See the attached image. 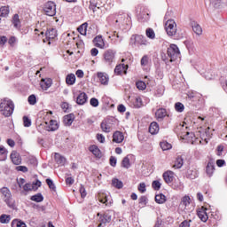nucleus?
Returning <instances> with one entry per match:
<instances>
[{
    "instance_id": "obj_1",
    "label": "nucleus",
    "mask_w": 227,
    "mask_h": 227,
    "mask_svg": "<svg viewBox=\"0 0 227 227\" xmlns=\"http://www.w3.org/2000/svg\"><path fill=\"white\" fill-rule=\"evenodd\" d=\"M14 109H15V105H13V101H12V99L4 98L0 103V111L2 114H4V116H5L6 118L13 114Z\"/></svg>"
},
{
    "instance_id": "obj_2",
    "label": "nucleus",
    "mask_w": 227,
    "mask_h": 227,
    "mask_svg": "<svg viewBox=\"0 0 227 227\" xmlns=\"http://www.w3.org/2000/svg\"><path fill=\"white\" fill-rule=\"evenodd\" d=\"M0 192L2 194V199L9 207V208H12L15 210V200H13V196L12 195V192L8 187H3L0 189Z\"/></svg>"
},
{
    "instance_id": "obj_3",
    "label": "nucleus",
    "mask_w": 227,
    "mask_h": 227,
    "mask_svg": "<svg viewBox=\"0 0 227 227\" xmlns=\"http://www.w3.org/2000/svg\"><path fill=\"white\" fill-rule=\"evenodd\" d=\"M165 30L168 36H175V35H176L178 29L176 28V22H175V20H168L166 21Z\"/></svg>"
},
{
    "instance_id": "obj_4",
    "label": "nucleus",
    "mask_w": 227,
    "mask_h": 227,
    "mask_svg": "<svg viewBox=\"0 0 227 227\" xmlns=\"http://www.w3.org/2000/svg\"><path fill=\"white\" fill-rule=\"evenodd\" d=\"M167 54L168 58H170V62L173 63V61H176V59L180 56V50L176 44H170L168 48Z\"/></svg>"
},
{
    "instance_id": "obj_5",
    "label": "nucleus",
    "mask_w": 227,
    "mask_h": 227,
    "mask_svg": "<svg viewBox=\"0 0 227 227\" xmlns=\"http://www.w3.org/2000/svg\"><path fill=\"white\" fill-rule=\"evenodd\" d=\"M98 217H99L98 220V223H99L98 227H105L106 224H108V223H111V219H112L111 213H107V212L104 214L98 213Z\"/></svg>"
},
{
    "instance_id": "obj_6",
    "label": "nucleus",
    "mask_w": 227,
    "mask_h": 227,
    "mask_svg": "<svg viewBox=\"0 0 227 227\" xmlns=\"http://www.w3.org/2000/svg\"><path fill=\"white\" fill-rule=\"evenodd\" d=\"M43 12L48 17H54L56 15V4L49 1L43 6Z\"/></svg>"
},
{
    "instance_id": "obj_7",
    "label": "nucleus",
    "mask_w": 227,
    "mask_h": 227,
    "mask_svg": "<svg viewBox=\"0 0 227 227\" xmlns=\"http://www.w3.org/2000/svg\"><path fill=\"white\" fill-rule=\"evenodd\" d=\"M115 56H116V51H114L113 50L106 51L104 53L105 63H106L107 65H111V63H113V61H114Z\"/></svg>"
},
{
    "instance_id": "obj_8",
    "label": "nucleus",
    "mask_w": 227,
    "mask_h": 227,
    "mask_svg": "<svg viewBox=\"0 0 227 227\" xmlns=\"http://www.w3.org/2000/svg\"><path fill=\"white\" fill-rule=\"evenodd\" d=\"M44 129L48 132H55V130H58V129H59V124H58V121L51 120L50 123L44 122Z\"/></svg>"
},
{
    "instance_id": "obj_9",
    "label": "nucleus",
    "mask_w": 227,
    "mask_h": 227,
    "mask_svg": "<svg viewBox=\"0 0 227 227\" xmlns=\"http://www.w3.org/2000/svg\"><path fill=\"white\" fill-rule=\"evenodd\" d=\"M207 207H201L197 210V215L202 223H207L208 221V215L207 214Z\"/></svg>"
},
{
    "instance_id": "obj_10",
    "label": "nucleus",
    "mask_w": 227,
    "mask_h": 227,
    "mask_svg": "<svg viewBox=\"0 0 227 227\" xmlns=\"http://www.w3.org/2000/svg\"><path fill=\"white\" fill-rule=\"evenodd\" d=\"M100 127L103 132L108 134V132L113 130V121L111 120H104L101 122Z\"/></svg>"
},
{
    "instance_id": "obj_11",
    "label": "nucleus",
    "mask_w": 227,
    "mask_h": 227,
    "mask_svg": "<svg viewBox=\"0 0 227 227\" xmlns=\"http://www.w3.org/2000/svg\"><path fill=\"white\" fill-rule=\"evenodd\" d=\"M127 70H129V65L119 64L115 67L114 74L117 75H121L122 74H127Z\"/></svg>"
},
{
    "instance_id": "obj_12",
    "label": "nucleus",
    "mask_w": 227,
    "mask_h": 227,
    "mask_svg": "<svg viewBox=\"0 0 227 227\" xmlns=\"http://www.w3.org/2000/svg\"><path fill=\"white\" fill-rule=\"evenodd\" d=\"M11 160L15 166H19V164L22 163V158H20V154L16 151L12 152Z\"/></svg>"
},
{
    "instance_id": "obj_13",
    "label": "nucleus",
    "mask_w": 227,
    "mask_h": 227,
    "mask_svg": "<svg viewBox=\"0 0 227 227\" xmlns=\"http://www.w3.org/2000/svg\"><path fill=\"white\" fill-rule=\"evenodd\" d=\"M46 40H48V45H51V40H54L56 36H58V33L56 29L54 28H50L46 31L45 33Z\"/></svg>"
},
{
    "instance_id": "obj_14",
    "label": "nucleus",
    "mask_w": 227,
    "mask_h": 227,
    "mask_svg": "<svg viewBox=\"0 0 227 227\" xmlns=\"http://www.w3.org/2000/svg\"><path fill=\"white\" fill-rule=\"evenodd\" d=\"M156 119L158 121H162L166 116H168V112L166 108H159L155 113Z\"/></svg>"
},
{
    "instance_id": "obj_15",
    "label": "nucleus",
    "mask_w": 227,
    "mask_h": 227,
    "mask_svg": "<svg viewBox=\"0 0 227 227\" xmlns=\"http://www.w3.org/2000/svg\"><path fill=\"white\" fill-rule=\"evenodd\" d=\"M89 151L97 157V159H102V151L99 150L98 146L96 145H90Z\"/></svg>"
},
{
    "instance_id": "obj_16",
    "label": "nucleus",
    "mask_w": 227,
    "mask_h": 227,
    "mask_svg": "<svg viewBox=\"0 0 227 227\" xmlns=\"http://www.w3.org/2000/svg\"><path fill=\"white\" fill-rule=\"evenodd\" d=\"M40 86L42 90H44L45 91H47V89L52 86V79L51 78L42 79L40 82Z\"/></svg>"
},
{
    "instance_id": "obj_17",
    "label": "nucleus",
    "mask_w": 227,
    "mask_h": 227,
    "mask_svg": "<svg viewBox=\"0 0 227 227\" xmlns=\"http://www.w3.org/2000/svg\"><path fill=\"white\" fill-rule=\"evenodd\" d=\"M86 102H88V95L84 92L80 93L76 98V104H78V106H84Z\"/></svg>"
},
{
    "instance_id": "obj_18",
    "label": "nucleus",
    "mask_w": 227,
    "mask_h": 227,
    "mask_svg": "<svg viewBox=\"0 0 227 227\" xmlns=\"http://www.w3.org/2000/svg\"><path fill=\"white\" fill-rule=\"evenodd\" d=\"M93 43L96 47H98V49H104L106 43H104V39L102 38V35H98L93 39Z\"/></svg>"
},
{
    "instance_id": "obj_19",
    "label": "nucleus",
    "mask_w": 227,
    "mask_h": 227,
    "mask_svg": "<svg viewBox=\"0 0 227 227\" xmlns=\"http://www.w3.org/2000/svg\"><path fill=\"white\" fill-rule=\"evenodd\" d=\"M174 178H175V174L171 170H168L163 174V179L166 182V184H171Z\"/></svg>"
},
{
    "instance_id": "obj_20",
    "label": "nucleus",
    "mask_w": 227,
    "mask_h": 227,
    "mask_svg": "<svg viewBox=\"0 0 227 227\" xmlns=\"http://www.w3.org/2000/svg\"><path fill=\"white\" fill-rule=\"evenodd\" d=\"M123 139H125V137H123V133H121V131H115L113 135V142L114 143H122Z\"/></svg>"
},
{
    "instance_id": "obj_21",
    "label": "nucleus",
    "mask_w": 227,
    "mask_h": 227,
    "mask_svg": "<svg viewBox=\"0 0 227 227\" xmlns=\"http://www.w3.org/2000/svg\"><path fill=\"white\" fill-rule=\"evenodd\" d=\"M98 201H100V203H104L106 207H111V201H109L106 193H99L98 196Z\"/></svg>"
},
{
    "instance_id": "obj_22",
    "label": "nucleus",
    "mask_w": 227,
    "mask_h": 227,
    "mask_svg": "<svg viewBox=\"0 0 227 227\" xmlns=\"http://www.w3.org/2000/svg\"><path fill=\"white\" fill-rule=\"evenodd\" d=\"M74 120H75V115H74V114H69L64 116V123L67 127H70V125L74 123Z\"/></svg>"
},
{
    "instance_id": "obj_23",
    "label": "nucleus",
    "mask_w": 227,
    "mask_h": 227,
    "mask_svg": "<svg viewBox=\"0 0 227 227\" xmlns=\"http://www.w3.org/2000/svg\"><path fill=\"white\" fill-rule=\"evenodd\" d=\"M159 123H157L156 121H153L150 124L149 126V132L150 134L155 135V134H159Z\"/></svg>"
},
{
    "instance_id": "obj_24",
    "label": "nucleus",
    "mask_w": 227,
    "mask_h": 227,
    "mask_svg": "<svg viewBox=\"0 0 227 227\" xmlns=\"http://www.w3.org/2000/svg\"><path fill=\"white\" fill-rule=\"evenodd\" d=\"M215 170V166L214 165V162H208L206 167V173L207 176H212L214 175V171Z\"/></svg>"
},
{
    "instance_id": "obj_25",
    "label": "nucleus",
    "mask_w": 227,
    "mask_h": 227,
    "mask_svg": "<svg viewBox=\"0 0 227 227\" xmlns=\"http://www.w3.org/2000/svg\"><path fill=\"white\" fill-rule=\"evenodd\" d=\"M192 27L195 35H202L203 29L201 28V26H200V24H198L197 22L193 21L192 23Z\"/></svg>"
},
{
    "instance_id": "obj_26",
    "label": "nucleus",
    "mask_w": 227,
    "mask_h": 227,
    "mask_svg": "<svg viewBox=\"0 0 227 227\" xmlns=\"http://www.w3.org/2000/svg\"><path fill=\"white\" fill-rule=\"evenodd\" d=\"M10 15V6H1L0 7V17L6 19Z\"/></svg>"
},
{
    "instance_id": "obj_27",
    "label": "nucleus",
    "mask_w": 227,
    "mask_h": 227,
    "mask_svg": "<svg viewBox=\"0 0 227 227\" xmlns=\"http://www.w3.org/2000/svg\"><path fill=\"white\" fill-rule=\"evenodd\" d=\"M12 23L15 29H20V20L19 19V14H14L12 20Z\"/></svg>"
},
{
    "instance_id": "obj_28",
    "label": "nucleus",
    "mask_w": 227,
    "mask_h": 227,
    "mask_svg": "<svg viewBox=\"0 0 227 227\" xmlns=\"http://www.w3.org/2000/svg\"><path fill=\"white\" fill-rule=\"evenodd\" d=\"M98 77L101 84L107 85L109 82V77L104 73H98Z\"/></svg>"
},
{
    "instance_id": "obj_29",
    "label": "nucleus",
    "mask_w": 227,
    "mask_h": 227,
    "mask_svg": "<svg viewBox=\"0 0 227 227\" xmlns=\"http://www.w3.org/2000/svg\"><path fill=\"white\" fill-rule=\"evenodd\" d=\"M66 82L68 86H74V84H75V74H67V76L66 77Z\"/></svg>"
},
{
    "instance_id": "obj_30",
    "label": "nucleus",
    "mask_w": 227,
    "mask_h": 227,
    "mask_svg": "<svg viewBox=\"0 0 227 227\" xmlns=\"http://www.w3.org/2000/svg\"><path fill=\"white\" fill-rule=\"evenodd\" d=\"M137 45H148V41L144 35H137Z\"/></svg>"
},
{
    "instance_id": "obj_31",
    "label": "nucleus",
    "mask_w": 227,
    "mask_h": 227,
    "mask_svg": "<svg viewBox=\"0 0 227 227\" xmlns=\"http://www.w3.org/2000/svg\"><path fill=\"white\" fill-rule=\"evenodd\" d=\"M8 157V151L6 150V148H4V146L0 145V160H5Z\"/></svg>"
},
{
    "instance_id": "obj_32",
    "label": "nucleus",
    "mask_w": 227,
    "mask_h": 227,
    "mask_svg": "<svg viewBox=\"0 0 227 227\" xmlns=\"http://www.w3.org/2000/svg\"><path fill=\"white\" fill-rule=\"evenodd\" d=\"M155 201L159 205H163V203H166V197L162 193L157 194L155 196Z\"/></svg>"
},
{
    "instance_id": "obj_33",
    "label": "nucleus",
    "mask_w": 227,
    "mask_h": 227,
    "mask_svg": "<svg viewBox=\"0 0 227 227\" xmlns=\"http://www.w3.org/2000/svg\"><path fill=\"white\" fill-rule=\"evenodd\" d=\"M187 178H190L191 180H194V178H198V171L188 169L186 173Z\"/></svg>"
},
{
    "instance_id": "obj_34",
    "label": "nucleus",
    "mask_w": 227,
    "mask_h": 227,
    "mask_svg": "<svg viewBox=\"0 0 227 227\" xmlns=\"http://www.w3.org/2000/svg\"><path fill=\"white\" fill-rule=\"evenodd\" d=\"M182 166H184V158L182 156H177L174 168H176V169H180Z\"/></svg>"
},
{
    "instance_id": "obj_35",
    "label": "nucleus",
    "mask_w": 227,
    "mask_h": 227,
    "mask_svg": "<svg viewBox=\"0 0 227 227\" xmlns=\"http://www.w3.org/2000/svg\"><path fill=\"white\" fill-rule=\"evenodd\" d=\"M55 160L57 162V164H65V162H67V159H65V157L61 156V154L56 153H55Z\"/></svg>"
},
{
    "instance_id": "obj_36",
    "label": "nucleus",
    "mask_w": 227,
    "mask_h": 227,
    "mask_svg": "<svg viewBox=\"0 0 227 227\" xmlns=\"http://www.w3.org/2000/svg\"><path fill=\"white\" fill-rule=\"evenodd\" d=\"M30 200L32 201H35L36 203H42V201H43V195H42V193H37L33 195Z\"/></svg>"
},
{
    "instance_id": "obj_37",
    "label": "nucleus",
    "mask_w": 227,
    "mask_h": 227,
    "mask_svg": "<svg viewBox=\"0 0 227 227\" xmlns=\"http://www.w3.org/2000/svg\"><path fill=\"white\" fill-rule=\"evenodd\" d=\"M10 221H12V216H10V215H2L0 216V223L2 224H8Z\"/></svg>"
},
{
    "instance_id": "obj_38",
    "label": "nucleus",
    "mask_w": 227,
    "mask_h": 227,
    "mask_svg": "<svg viewBox=\"0 0 227 227\" xmlns=\"http://www.w3.org/2000/svg\"><path fill=\"white\" fill-rule=\"evenodd\" d=\"M112 184L116 189H121L123 187V182L120 181L118 178H114L112 180Z\"/></svg>"
},
{
    "instance_id": "obj_39",
    "label": "nucleus",
    "mask_w": 227,
    "mask_h": 227,
    "mask_svg": "<svg viewBox=\"0 0 227 227\" xmlns=\"http://www.w3.org/2000/svg\"><path fill=\"white\" fill-rule=\"evenodd\" d=\"M88 29V23H83L79 27H78V32L80 33V35H86V31Z\"/></svg>"
},
{
    "instance_id": "obj_40",
    "label": "nucleus",
    "mask_w": 227,
    "mask_h": 227,
    "mask_svg": "<svg viewBox=\"0 0 227 227\" xmlns=\"http://www.w3.org/2000/svg\"><path fill=\"white\" fill-rule=\"evenodd\" d=\"M145 35H146L147 38H150L151 40L155 39V31H153V28H147L145 30Z\"/></svg>"
},
{
    "instance_id": "obj_41",
    "label": "nucleus",
    "mask_w": 227,
    "mask_h": 227,
    "mask_svg": "<svg viewBox=\"0 0 227 227\" xmlns=\"http://www.w3.org/2000/svg\"><path fill=\"white\" fill-rule=\"evenodd\" d=\"M146 203H148V199L146 198V196H141L138 200L139 207L144 208V207H146Z\"/></svg>"
},
{
    "instance_id": "obj_42",
    "label": "nucleus",
    "mask_w": 227,
    "mask_h": 227,
    "mask_svg": "<svg viewBox=\"0 0 227 227\" xmlns=\"http://www.w3.org/2000/svg\"><path fill=\"white\" fill-rule=\"evenodd\" d=\"M46 184H47L49 189H51V191H53L54 192H56V184H54V181H52V179L47 178Z\"/></svg>"
},
{
    "instance_id": "obj_43",
    "label": "nucleus",
    "mask_w": 227,
    "mask_h": 227,
    "mask_svg": "<svg viewBox=\"0 0 227 227\" xmlns=\"http://www.w3.org/2000/svg\"><path fill=\"white\" fill-rule=\"evenodd\" d=\"M122 168H125L126 169H129L130 168V160L128 156L124 157L121 161Z\"/></svg>"
},
{
    "instance_id": "obj_44",
    "label": "nucleus",
    "mask_w": 227,
    "mask_h": 227,
    "mask_svg": "<svg viewBox=\"0 0 227 227\" xmlns=\"http://www.w3.org/2000/svg\"><path fill=\"white\" fill-rule=\"evenodd\" d=\"M175 109L177 113H184L185 106L181 102H177L175 104Z\"/></svg>"
},
{
    "instance_id": "obj_45",
    "label": "nucleus",
    "mask_w": 227,
    "mask_h": 227,
    "mask_svg": "<svg viewBox=\"0 0 227 227\" xmlns=\"http://www.w3.org/2000/svg\"><path fill=\"white\" fill-rule=\"evenodd\" d=\"M149 63H150V59L148 58V55L143 56L140 60L141 67H148Z\"/></svg>"
},
{
    "instance_id": "obj_46",
    "label": "nucleus",
    "mask_w": 227,
    "mask_h": 227,
    "mask_svg": "<svg viewBox=\"0 0 227 227\" xmlns=\"http://www.w3.org/2000/svg\"><path fill=\"white\" fill-rule=\"evenodd\" d=\"M181 205H184V207H189V205H191V197H189L187 195L183 197V199L181 200Z\"/></svg>"
},
{
    "instance_id": "obj_47",
    "label": "nucleus",
    "mask_w": 227,
    "mask_h": 227,
    "mask_svg": "<svg viewBox=\"0 0 227 227\" xmlns=\"http://www.w3.org/2000/svg\"><path fill=\"white\" fill-rule=\"evenodd\" d=\"M160 145L163 152H166V150H171V144L168 142H161L160 143Z\"/></svg>"
},
{
    "instance_id": "obj_48",
    "label": "nucleus",
    "mask_w": 227,
    "mask_h": 227,
    "mask_svg": "<svg viewBox=\"0 0 227 227\" xmlns=\"http://www.w3.org/2000/svg\"><path fill=\"white\" fill-rule=\"evenodd\" d=\"M34 189H35V186L33 185V184H30V183H27L23 186V190L26 192H29V191H34Z\"/></svg>"
},
{
    "instance_id": "obj_49",
    "label": "nucleus",
    "mask_w": 227,
    "mask_h": 227,
    "mask_svg": "<svg viewBox=\"0 0 227 227\" xmlns=\"http://www.w3.org/2000/svg\"><path fill=\"white\" fill-rule=\"evenodd\" d=\"M136 86L137 90H146V83H145L143 81L137 82Z\"/></svg>"
},
{
    "instance_id": "obj_50",
    "label": "nucleus",
    "mask_w": 227,
    "mask_h": 227,
    "mask_svg": "<svg viewBox=\"0 0 227 227\" xmlns=\"http://www.w3.org/2000/svg\"><path fill=\"white\" fill-rule=\"evenodd\" d=\"M160 185H161L160 182H159L157 180L153 181L152 184V187H153V189H154V191H160Z\"/></svg>"
},
{
    "instance_id": "obj_51",
    "label": "nucleus",
    "mask_w": 227,
    "mask_h": 227,
    "mask_svg": "<svg viewBox=\"0 0 227 227\" xmlns=\"http://www.w3.org/2000/svg\"><path fill=\"white\" fill-rule=\"evenodd\" d=\"M129 44L131 45V47L137 45V35H132L130 37Z\"/></svg>"
},
{
    "instance_id": "obj_52",
    "label": "nucleus",
    "mask_w": 227,
    "mask_h": 227,
    "mask_svg": "<svg viewBox=\"0 0 227 227\" xmlns=\"http://www.w3.org/2000/svg\"><path fill=\"white\" fill-rule=\"evenodd\" d=\"M28 103L30 106H35V104H36V96H35V94H32L28 97Z\"/></svg>"
},
{
    "instance_id": "obj_53",
    "label": "nucleus",
    "mask_w": 227,
    "mask_h": 227,
    "mask_svg": "<svg viewBox=\"0 0 227 227\" xmlns=\"http://www.w3.org/2000/svg\"><path fill=\"white\" fill-rule=\"evenodd\" d=\"M205 134H206V137H207V138H205V141H206V143H208V139H210V137H212V133L210 132V127H207L206 129Z\"/></svg>"
},
{
    "instance_id": "obj_54",
    "label": "nucleus",
    "mask_w": 227,
    "mask_h": 227,
    "mask_svg": "<svg viewBox=\"0 0 227 227\" xmlns=\"http://www.w3.org/2000/svg\"><path fill=\"white\" fill-rule=\"evenodd\" d=\"M12 224H16L17 227H27L24 222L19 220H13Z\"/></svg>"
},
{
    "instance_id": "obj_55",
    "label": "nucleus",
    "mask_w": 227,
    "mask_h": 227,
    "mask_svg": "<svg viewBox=\"0 0 227 227\" xmlns=\"http://www.w3.org/2000/svg\"><path fill=\"white\" fill-rule=\"evenodd\" d=\"M23 125L24 127H29L31 125V119H29L27 116L23 117Z\"/></svg>"
},
{
    "instance_id": "obj_56",
    "label": "nucleus",
    "mask_w": 227,
    "mask_h": 227,
    "mask_svg": "<svg viewBox=\"0 0 227 227\" xmlns=\"http://www.w3.org/2000/svg\"><path fill=\"white\" fill-rule=\"evenodd\" d=\"M139 192H146V184L145 183H140L138 185Z\"/></svg>"
},
{
    "instance_id": "obj_57",
    "label": "nucleus",
    "mask_w": 227,
    "mask_h": 227,
    "mask_svg": "<svg viewBox=\"0 0 227 227\" xmlns=\"http://www.w3.org/2000/svg\"><path fill=\"white\" fill-rule=\"evenodd\" d=\"M16 171H21L22 173H27L28 169L26 166H18L16 167Z\"/></svg>"
},
{
    "instance_id": "obj_58",
    "label": "nucleus",
    "mask_w": 227,
    "mask_h": 227,
    "mask_svg": "<svg viewBox=\"0 0 227 227\" xmlns=\"http://www.w3.org/2000/svg\"><path fill=\"white\" fill-rule=\"evenodd\" d=\"M90 106H92V107H98V99L96 98H90Z\"/></svg>"
},
{
    "instance_id": "obj_59",
    "label": "nucleus",
    "mask_w": 227,
    "mask_h": 227,
    "mask_svg": "<svg viewBox=\"0 0 227 227\" xmlns=\"http://www.w3.org/2000/svg\"><path fill=\"white\" fill-rule=\"evenodd\" d=\"M80 194L82 198H86V188H84L82 184H81V187H80Z\"/></svg>"
},
{
    "instance_id": "obj_60",
    "label": "nucleus",
    "mask_w": 227,
    "mask_h": 227,
    "mask_svg": "<svg viewBox=\"0 0 227 227\" xmlns=\"http://www.w3.org/2000/svg\"><path fill=\"white\" fill-rule=\"evenodd\" d=\"M97 139L99 143H106V137H104L102 134H98Z\"/></svg>"
},
{
    "instance_id": "obj_61",
    "label": "nucleus",
    "mask_w": 227,
    "mask_h": 227,
    "mask_svg": "<svg viewBox=\"0 0 227 227\" xmlns=\"http://www.w3.org/2000/svg\"><path fill=\"white\" fill-rule=\"evenodd\" d=\"M224 151L223 145H218L217 146V155L221 157L223 155V152Z\"/></svg>"
},
{
    "instance_id": "obj_62",
    "label": "nucleus",
    "mask_w": 227,
    "mask_h": 227,
    "mask_svg": "<svg viewBox=\"0 0 227 227\" xmlns=\"http://www.w3.org/2000/svg\"><path fill=\"white\" fill-rule=\"evenodd\" d=\"M190 223H191V220L190 221L184 220L180 223L179 227H191Z\"/></svg>"
},
{
    "instance_id": "obj_63",
    "label": "nucleus",
    "mask_w": 227,
    "mask_h": 227,
    "mask_svg": "<svg viewBox=\"0 0 227 227\" xmlns=\"http://www.w3.org/2000/svg\"><path fill=\"white\" fill-rule=\"evenodd\" d=\"M110 166H112V168L116 167V158L114 156L110 157Z\"/></svg>"
},
{
    "instance_id": "obj_64",
    "label": "nucleus",
    "mask_w": 227,
    "mask_h": 227,
    "mask_svg": "<svg viewBox=\"0 0 227 227\" xmlns=\"http://www.w3.org/2000/svg\"><path fill=\"white\" fill-rule=\"evenodd\" d=\"M118 111H119V113H125V111H127V108L123 105H119Z\"/></svg>"
}]
</instances>
